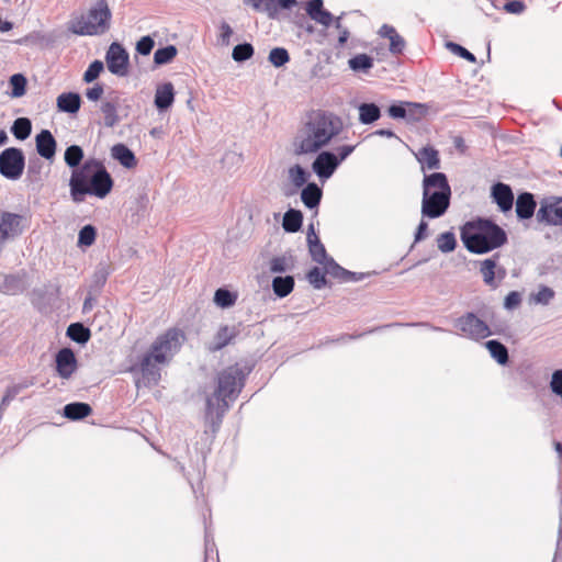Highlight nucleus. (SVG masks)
<instances>
[{
  "mask_svg": "<svg viewBox=\"0 0 562 562\" xmlns=\"http://www.w3.org/2000/svg\"><path fill=\"white\" fill-rule=\"evenodd\" d=\"M461 238L469 251L485 254L507 243L505 231L488 220L468 223Z\"/></svg>",
  "mask_w": 562,
  "mask_h": 562,
  "instance_id": "nucleus-5",
  "label": "nucleus"
},
{
  "mask_svg": "<svg viewBox=\"0 0 562 562\" xmlns=\"http://www.w3.org/2000/svg\"><path fill=\"white\" fill-rule=\"evenodd\" d=\"M303 223V214L299 210L290 209L283 216L282 226L288 233H296L301 229Z\"/></svg>",
  "mask_w": 562,
  "mask_h": 562,
  "instance_id": "nucleus-33",
  "label": "nucleus"
},
{
  "mask_svg": "<svg viewBox=\"0 0 562 562\" xmlns=\"http://www.w3.org/2000/svg\"><path fill=\"white\" fill-rule=\"evenodd\" d=\"M554 296V291L549 286H541L536 294L532 295L533 301L539 304L547 305Z\"/></svg>",
  "mask_w": 562,
  "mask_h": 562,
  "instance_id": "nucleus-56",
  "label": "nucleus"
},
{
  "mask_svg": "<svg viewBox=\"0 0 562 562\" xmlns=\"http://www.w3.org/2000/svg\"><path fill=\"white\" fill-rule=\"evenodd\" d=\"M101 111L104 115L105 124L113 126L117 122L116 106L112 102H105L101 106Z\"/></svg>",
  "mask_w": 562,
  "mask_h": 562,
  "instance_id": "nucleus-54",
  "label": "nucleus"
},
{
  "mask_svg": "<svg viewBox=\"0 0 562 562\" xmlns=\"http://www.w3.org/2000/svg\"><path fill=\"white\" fill-rule=\"evenodd\" d=\"M378 34L381 37L387 38L390 41L389 50L392 55H401L403 54L406 42L403 36H401L394 26L390 24H383Z\"/></svg>",
  "mask_w": 562,
  "mask_h": 562,
  "instance_id": "nucleus-19",
  "label": "nucleus"
},
{
  "mask_svg": "<svg viewBox=\"0 0 562 562\" xmlns=\"http://www.w3.org/2000/svg\"><path fill=\"white\" fill-rule=\"evenodd\" d=\"M344 128L342 120L328 111L313 110L305 116L293 140L295 155L316 154Z\"/></svg>",
  "mask_w": 562,
  "mask_h": 562,
  "instance_id": "nucleus-2",
  "label": "nucleus"
},
{
  "mask_svg": "<svg viewBox=\"0 0 562 562\" xmlns=\"http://www.w3.org/2000/svg\"><path fill=\"white\" fill-rule=\"evenodd\" d=\"M25 157L16 147L5 148L0 154V173L10 180H18L23 175Z\"/></svg>",
  "mask_w": 562,
  "mask_h": 562,
  "instance_id": "nucleus-7",
  "label": "nucleus"
},
{
  "mask_svg": "<svg viewBox=\"0 0 562 562\" xmlns=\"http://www.w3.org/2000/svg\"><path fill=\"white\" fill-rule=\"evenodd\" d=\"M83 150L78 145H71L66 148L64 159L68 167L74 169L79 168L81 160L83 159Z\"/></svg>",
  "mask_w": 562,
  "mask_h": 562,
  "instance_id": "nucleus-38",
  "label": "nucleus"
},
{
  "mask_svg": "<svg viewBox=\"0 0 562 562\" xmlns=\"http://www.w3.org/2000/svg\"><path fill=\"white\" fill-rule=\"evenodd\" d=\"M387 113L392 119H405L407 116L405 102L392 104L387 109Z\"/></svg>",
  "mask_w": 562,
  "mask_h": 562,
  "instance_id": "nucleus-61",
  "label": "nucleus"
},
{
  "mask_svg": "<svg viewBox=\"0 0 562 562\" xmlns=\"http://www.w3.org/2000/svg\"><path fill=\"white\" fill-rule=\"evenodd\" d=\"M292 266V259L285 256L273 257L269 263L270 271L273 273L285 272L290 270Z\"/></svg>",
  "mask_w": 562,
  "mask_h": 562,
  "instance_id": "nucleus-49",
  "label": "nucleus"
},
{
  "mask_svg": "<svg viewBox=\"0 0 562 562\" xmlns=\"http://www.w3.org/2000/svg\"><path fill=\"white\" fill-rule=\"evenodd\" d=\"M340 160L330 151H322L312 164L313 171L324 179H328L339 166Z\"/></svg>",
  "mask_w": 562,
  "mask_h": 562,
  "instance_id": "nucleus-15",
  "label": "nucleus"
},
{
  "mask_svg": "<svg viewBox=\"0 0 562 562\" xmlns=\"http://www.w3.org/2000/svg\"><path fill=\"white\" fill-rule=\"evenodd\" d=\"M108 69L116 76H126L128 68V54L119 43H112L105 56Z\"/></svg>",
  "mask_w": 562,
  "mask_h": 562,
  "instance_id": "nucleus-12",
  "label": "nucleus"
},
{
  "mask_svg": "<svg viewBox=\"0 0 562 562\" xmlns=\"http://www.w3.org/2000/svg\"><path fill=\"white\" fill-rule=\"evenodd\" d=\"M56 103L60 112L75 114L80 110L81 98L76 92H64L57 97Z\"/></svg>",
  "mask_w": 562,
  "mask_h": 562,
  "instance_id": "nucleus-26",
  "label": "nucleus"
},
{
  "mask_svg": "<svg viewBox=\"0 0 562 562\" xmlns=\"http://www.w3.org/2000/svg\"><path fill=\"white\" fill-rule=\"evenodd\" d=\"M407 116L405 117L409 122H417L426 116L428 106L423 103L405 102Z\"/></svg>",
  "mask_w": 562,
  "mask_h": 562,
  "instance_id": "nucleus-43",
  "label": "nucleus"
},
{
  "mask_svg": "<svg viewBox=\"0 0 562 562\" xmlns=\"http://www.w3.org/2000/svg\"><path fill=\"white\" fill-rule=\"evenodd\" d=\"M504 9L508 13L519 14V13H522L525 11L526 5H525V3L522 1L514 0V1L507 2L504 5Z\"/></svg>",
  "mask_w": 562,
  "mask_h": 562,
  "instance_id": "nucleus-63",
  "label": "nucleus"
},
{
  "mask_svg": "<svg viewBox=\"0 0 562 562\" xmlns=\"http://www.w3.org/2000/svg\"><path fill=\"white\" fill-rule=\"evenodd\" d=\"M498 256L480 262V272L483 281L492 289H496L506 277V270L497 265Z\"/></svg>",
  "mask_w": 562,
  "mask_h": 562,
  "instance_id": "nucleus-13",
  "label": "nucleus"
},
{
  "mask_svg": "<svg viewBox=\"0 0 562 562\" xmlns=\"http://www.w3.org/2000/svg\"><path fill=\"white\" fill-rule=\"evenodd\" d=\"M493 201L502 212H508L513 207L514 193L508 184L498 182L492 187Z\"/></svg>",
  "mask_w": 562,
  "mask_h": 562,
  "instance_id": "nucleus-18",
  "label": "nucleus"
},
{
  "mask_svg": "<svg viewBox=\"0 0 562 562\" xmlns=\"http://www.w3.org/2000/svg\"><path fill=\"white\" fill-rule=\"evenodd\" d=\"M236 301V296L233 295L228 290L218 289L214 295V302L221 307L232 306Z\"/></svg>",
  "mask_w": 562,
  "mask_h": 562,
  "instance_id": "nucleus-51",
  "label": "nucleus"
},
{
  "mask_svg": "<svg viewBox=\"0 0 562 562\" xmlns=\"http://www.w3.org/2000/svg\"><path fill=\"white\" fill-rule=\"evenodd\" d=\"M325 271L322 272V270L317 267H314L311 269L307 273V280L308 282L315 288V289H323L326 285V278H325Z\"/></svg>",
  "mask_w": 562,
  "mask_h": 562,
  "instance_id": "nucleus-52",
  "label": "nucleus"
},
{
  "mask_svg": "<svg viewBox=\"0 0 562 562\" xmlns=\"http://www.w3.org/2000/svg\"><path fill=\"white\" fill-rule=\"evenodd\" d=\"M537 203L533 194L529 192L520 193L516 201V214L520 220H529L535 214Z\"/></svg>",
  "mask_w": 562,
  "mask_h": 562,
  "instance_id": "nucleus-24",
  "label": "nucleus"
},
{
  "mask_svg": "<svg viewBox=\"0 0 562 562\" xmlns=\"http://www.w3.org/2000/svg\"><path fill=\"white\" fill-rule=\"evenodd\" d=\"M397 326H403V324L401 323H392V324H386V325H381V326H376V327H373V328H370L366 331H362V333H359V334H344L341 336H339L337 339L333 340L334 342H347L349 340H352V339H358V338H361L368 334H372V333H376V331H381L385 328H390V327H397Z\"/></svg>",
  "mask_w": 562,
  "mask_h": 562,
  "instance_id": "nucleus-44",
  "label": "nucleus"
},
{
  "mask_svg": "<svg viewBox=\"0 0 562 562\" xmlns=\"http://www.w3.org/2000/svg\"><path fill=\"white\" fill-rule=\"evenodd\" d=\"M56 372L58 376L68 380L78 369V361L70 348H63L56 353Z\"/></svg>",
  "mask_w": 562,
  "mask_h": 562,
  "instance_id": "nucleus-14",
  "label": "nucleus"
},
{
  "mask_svg": "<svg viewBox=\"0 0 562 562\" xmlns=\"http://www.w3.org/2000/svg\"><path fill=\"white\" fill-rule=\"evenodd\" d=\"M111 11L105 0H98L86 15L69 22L68 30L77 35H100L110 27Z\"/></svg>",
  "mask_w": 562,
  "mask_h": 562,
  "instance_id": "nucleus-6",
  "label": "nucleus"
},
{
  "mask_svg": "<svg viewBox=\"0 0 562 562\" xmlns=\"http://www.w3.org/2000/svg\"><path fill=\"white\" fill-rule=\"evenodd\" d=\"M255 54L254 46L250 43L238 44L233 48L232 57L237 63L250 59Z\"/></svg>",
  "mask_w": 562,
  "mask_h": 562,
  "instance_id": "nucleus-45",
  "label": "nucleus"
},
{
  "mask_svg": "<svg viewBox=\"0 0 562 562\" xmlns=\"http://www.w3.org/2000/svg\"><path fill=\"white\" fill-rule=\"evenodd\" d=\"M67 336L76 342L85 344L90 338V330L80 323H74L68 326Z\"/></svg>",
  "mask_w": 562,
  "mask_h": 562,
  "instance_id": "nucleus-41",
  "label": "nucleus"
},
{
  "mask_svg": "<svg viewBox=\"0 0 562 562\" xmlns=\"http://www.w3.org/2000/svg\"><path fill=\"white\" fill-rule=\"evenodd\" d=\"M175 101V89L171 82L159 86L155 93V105L158 110L164 111L172 105Z\"/></svg>",
  "mask_w": 562,
  "mask_h": 562,
  "instance_id": "nucleus-27",
  "label": "nucleus"
},
{
  "mask_svg": "<svg viewBox=\"0 0 562 562\" xmlns=\"http://www.w3.org/2000/svg\"><path fill=\"white\" fill-rule=\"evenodd\" d=\"M438 249L442 252H451L457 246L456 236L451 232H446L437 237Z\"/></svg>",
  "mask_w": 562,
  "mask_h": 562,
  "instance_id": "nucleus-47",
  "label": "nucleus"
},
{
  "mask_svg": "<svg viewBox=\"0 0 562 562\" xmlns=\"http://www.w3.org/2000/svg\"><path fill=\"white\" fill-rule=\"evenodd\" d=\"M32 131L31 121L27 117H19L11 127L12 134L20 140L26 139Z\"/></svg>",
  "mask_w": 562,
  "mask_h": 562,
  "instance_id": "nucleus-42",
  "label": "nucleus"
},
{
  "mask_svg": "<svg viewBox=\"0 0 562 562\" xmlns=\"http://www.w3.org/2000/svg\"><path fill=\"white\" fill-rule=\"evenodd\" d=\"M485 346L487 350L490 351L491 356L499 363V364H506L508 362V350L498 340H488L485 342Z\"/></svg>",
  "mask_w": 562,
  "mask_h": 562,
  "instance_id": "nucleus-37",
  "label": "nucleus"
},
{
  "mask_svg": "<svg viewBox=\"0 0 562 562\" xmlns=\"http://www.w3.org/2000/svg\"><path fill=\"white\" fill-rule=\"evenodd\" d=\"M113 184L104 164L97 158H89L71 171L70 196L76 203L83 202L87 195L104 199L112 191Z\"/></svg>",
  "mask_w": 562,
  "mask_h": 562,
  "instance_id": "nucleus-3",
  "label": "nucleus"
},
{
  "mask_svg": "<svg viewBox=\"0 0 562 562\" xmlns=\"http://www.w3.org/2000/svg\"><path fill=\"white\" fill-rule=\"evenodd\" d=\"M416 158L422 164L423 171L440 168L439 153L431 146L423 147L416 155Z\"/></svg>",
  "mask_w": 562,
  "mask_h": 562,
  "instance_id": "nucleus-25",
  "label": "nucleus"
},
{
  "mask_svg": "<svg viewBox=\"0 0 562 562\" xmlns=\"http://www.w3.org/2000/svg\"><path fill=\"white\" fill-rule=\"evenodd\" d=\"M184 334L178 328H169L156 337L149 349L137 357L130 359L128 372L136 375L137 389L154 387L161 379V366L168 364L175 355L180 350L184 341Z\"/></svg>",
  "mask_w": 562,
  "mask_h": 562,
  "instance_id": "nucleus-1",
  "label": "nucleus"
},
{
  "mask_svg": "<svg viewBox=\"0 0 562 562\" xmlns=\"http://www.w3.org/2000/svg\"><path fill=\"white\" fill-rule=\"evenodd\" d=\"M521 302L520 294L516 291L509 292L505 297V307L506 308H515L517 307Z\"/></svg>",
  "mask_w": 562,
  "mask_h": 562,
  "instance_id": "nucleus-64",
  "label": "nucleus"
},
{
  "mask_svg": "<svg viewBox=\"0 0 562 562\" xmlns=\"http://www.w3.org/2000/svg\"><path fill=\"white\" fill-rule=\"evenodd\" d=\"M353 71L368 72L373 67V58L367 54H358L348 60Z\"/></svg>",
  "mask_w": 562,
  "mask_h": 562,
  "instance_id": "nucleus-40",
  "label": "nucleus"
},
{
  "mask_svg": "<svg viewBox=\"0 0 562 562\" xmlns=\"http://www.w3.org/2000/svg\"><path fill=\"white\" fill-rule=\"evenodd\" d=\"M305 11L312 20L325 27L333 23L334 16L324 9L323 0H307Z\"/></svg>",
  "mask_w": 562,
  "mask_h": 562,
  "instance_id": "nucleus-17",
  "label": "nucleus"
},
{
  "mask_svg": "<svg viewBox=\"0 0 562 562\" xmlns=\"http://www.w3.org/2000/svg\"><path fill=\"white\" fill-rule=\"evenodd\" d=\"M240 334V325H222L214 335L213 342L209 346L212 352L218 351L229 345Z\"/></svg>",
  "mask_w": 562,
  "mask_h": 562,
  "instance_id": "nucleus-16",
  "label": "nucleus"
},
{
  "mask_svg": "<svg viewBox=\"0 0 562 562\" xmlns=\"http://www.w3.org/2000/svg\"><path fill=\"white\" fill-rule=\"evenodd\" d=\"M12 86V94L14 97H21L25 93L26 79L21 74H15L10 78Z\"/></svg>",
  "mask_w": 562,
  "mask_h": 562,
  "instance_id": "nucleus-53",
  "label": "nucleus"
},
{
  "mask_svg": "<svg viewBox=\"0 0 562 562\" xmlns=\"http://www.w3.org/2000/svg\"><path fill=\"white\" fill-rule=\"evenodd\" d=\"M155 42L150 36H143L136 44V50L140 55H149L154 48Z\"/></svg>",
  "mask_w": 562,
  "mask_h": 562,
  "instance_id": "nucleus-59",
  "label": "nucleus"
},
{
  "mask_svg": "<svg viewBox=\"0 0 562 562\" xmlns=\"http://www.w3.org/2000/svg\"><path fill=\"white\" fill-rule=\"evenodd\" d=\"M245 373L238 366H231L223 370L217 378V387L213 395L206 398V415H216L221 424L223 415L228 409V401H234L245 384Z\"/></svg>",
  "mask_w": 562,
  "mask_h": 562,
  "instance_id": "nucleus-4",
  "label": "nucleus"
},
{
  "mask_svg": "<svg viewBox=\"0 0 562 562\" xmlns=\"http://www.w3.org/2000/svg\"><path fill=\"white\" fill-rule=\"evenodd\" d=\"M294 289V278L291 276L276 277L272 280V290L279 297L288 296Z\"/></svg>",
  "mask_w": 562,
  "mask_h": 562,
  "instance_id": "nucleus-34",
  "label": "nucleus"
},
{
  "mask_svg": "<svg viewBox=\"0 0 562 562\" xmlns=\"http://www.w3.org/2000/svg\"><path fill=\"white\" fill-rule=\"evenodd\" d=\"M95 236V228L92 225H86L79 232L78 245L89 247L94 243Z\"/></svg>",
  "mask_w": 562,
  "mask_h": 562,
  "instance_id": "nucleus-50",
  "label": "nucleus"
},
{
  "mask_svg": "<svg viewBox=\"0 0 562 562\" xmlns=\"http://www.w3.org/2000/svg\"><path fill=\"white\" fill-rule=\"evenodd\" d=\"M423 191L451 193L447 176L442 172L425 175L423 179Z\"/></svg>",
  "mask_w": 562,
  "mask_h": 562,
  "instance_id": "nucleus-20",
  "label": "nucleus"
},
{
  "mask_svg": "<svg viewBox=\"0 0 562 562\" xmlns=\"http://www.w3.org/2000/svg\"><path fill=\"white\" fill-rule=\"evenodd\" d=\"M26 218L16 213H0V254L4 249L8 240L21 235L24 229Z\"/></svg>",
  "mask_w": 562,
  "mask_h": 562,
  "instance_id": "nucleus-9",
  "label": "nucleus"
},
{
  "mask_svg": "<svg viewBox=\"0 0 562 562\" xmlns=\"http://www.w3.org/2000/svg\"><path fill=\"white\" fill-rule=\"evenodd\" d=\"M112 157L125 168H134L137 165L134 153L124 144H116L111 149Z\"/></svg>",
  "mask_w": 562,
  "mask_h": 562,
  "instance_id": "nucleus-28",
  "label": "nucleus"
},
{
  "mask_svg": "<svg viewBox=\"0 0 562 562\" xmlns=\"http://www.w3.org/2000/svg\"><path fill=\"white\" fill-rule=\"evenodd\" d=\"M454 326L463 336L475 340L484 339L492 334L487 324L474 313L460 316L457 318Z\"/></svg>",
  "mask_w": 562,
  "mask_h": 562,
  "instance_id": "nucleus-8",
  "label": "nucleus"
},
{
  "mask_svg": "<svg viewBox=\"0 0 562 562\" xmlns=\"http://www.w3.org/2000/svg\"><path fill=\"white\" fill-rule=\"evenodd\" d=\"M451 193L423 191L422 215L427 218L442 216L450 205Z\"/></svg>",
  "mask_w": 562,
  "mask_h": 562,
  "instance_id": "nucleus-10",
  "label": "nucleus"
},
{
  "mask_svg": "<svg viewBox=\"0 0 562 562\" xmlns=\"http://www.w3.org/2000/svg\"><path fill=\"white\" fill-rule=\"evenodd\" d=\"M450 47L454 53H457L460 57L467 59L468 61L475 63L476 58L475 56L469 52L467 48L459 44H450Z\"/></svg>",
  "mask_w": 562,
  "mask_h": 562,
  "instance_id": "nucleus-62",
  "label": "nucleus"
},
{
  "mask_svg": "<svg viewBox=\"0 0 562 562\" xmlns=\"http://www.w3.org/2000/svg\"><path fill=\"white\" fill-rule=\"evenodd\" d=\"M550 389L553 394L562 400V369L555 370L552 373Z\"/></svg>",
  "mask_w": 562,
  "mask_h": 562,
  "instance_id": "nucleus-58",
  "label": "nucleus"
},
{
  "mask_svg": "<svg viewBox=\"0 0 562 562\" xmlns=\"http://www.w3.org/2000/svg\"><path fill=\"white\" fill-rule=\"evenodd\" d=\"M92 408L87 403L75 402L67 404L64 407V416L71 420L83 419L85 417L91 415Z\"/></svg>",
  "mask_w": 562,
  "mask_h": 562,
  "instance_id": "nucleus-31",
  "label": "nucleus"
},
{
  "mask_svg": "<svg viewBox=\"0 0 562 562\" xmlns=\"http://www.w3.org/2000/svg\"><path fill=\"white\" fill-rule=\"evenodd\" d=\"M322 189L314 182L307 183L301 192V200L308 209L318 206L322 200Z\"/></svg>",
  "mask_w": 562,
  "mask_h": 562,
  "instance_id": "nucleus-30",
  "label": "nucleus"
},
{
  "mask_svg": "<svg viewBox=\"0 0 562 562\" xmlns=\"http://www.w3.org/2000/svg\"><path fill=\"white\" fill-rule=\"evenodd\" d=\"M323 268L326 274L344 282L359 281L364 278V274L362 273L357 274L356 272L348 271L345 268L340 267L333 258H329L323 265Z\"/></svg>",
  "mask_w": 562,
  "mask_h": 562,
  "instance_id": "nucleus-21",
  "label": "nucleus"
},
{
  "mask_svg": "<svg viewBox=\"0 0 562 562\" xmlns=\"http://www.w3.org/2000/svg\"><path fill=\"white\" fill-rule=\"evenodd\" d=\"M34 383V378H26L16 384L8 386L0 403L2 408L5 409L10 402L13 401L20 392L31 387Z\"/></svg>",
  "mask_w": 562,
  "mask_h": 562,
  "instance_id": "nucleus-32",
  "label": "nucleus"
},
{
  "mask_svg": "<svg viewBox=\"0 0 562 562\" xmlns=\"http://www.w3.org/2000/svg\"><path fill=\"white\" fill-rule=\"evenodd\" d=\"M288 178L295 188H301L307 182L310 173L302 166L293 165L288 170Z\"/></svg>",
  "mask_w": 562,
  "mask_h": 562,
  "instance_id": "nucleus-39",
  "label": "nucleus"
},
{
  "mask_svg": "<svg viewBox=\"0 0 562 562\" xmlns=\"http://www.w3.org/2000/svg\"><path fill=\"white\" fill-rule=\"evenodd\" d=\"M536 218L549 226H562V198L551 196L542 200Z\"/></svg>",
  "mask_w": 562,
  "mask_h": 562,
  "instance_id": "nucleus-11",
  "label": "nucleus"
},
{
  "mask_svg": "<svg viewBox=\"0 0 562 562\" xmlns=\"http://www.w3.org/2000/svg\"><path fill=\"white\" fill-rule=\"evenodd\" d=\"M359 121L362 124H371L381 116L380 108L374 103H361L358 108Z\"/></svg>",
  "mask_w": 562,
  "mask_h": 562,
  "instance_id": "nucleus-35",
  "label": "nucleus"
},
{
  "mask_svg": "<svg viewBox=\"0 0 562 562\" xmlns=\"http://www.w3.org/2000/svg\"><path fill=\"white\" fill-rule=\"evenodd\" d=\"M103 70V63L100 61V60H94L92 61L88 69L85 71L83 74V80L86 82H92L93 80H95L101 71Z\"/></svg>",
  "mask_w": 562,
  "mask_h": 562,
  "instance_id": "nucleus-55",
  "label": "nucleus"
},
{
  "mask_svg": "<svg viewBox=\"0 0 562 562\" xmlns=\"http://www.w3.org/2000/svg\"><path fill=\"white\" fill-rule=\"evenodd\" d=\"M24 278L20 274H8L1 283V291L8 295H18L25 291Z\"/></svg>",
  "mask_w": 562,
  "mask_h": 562,
  "instance_id": "nucleus-29",
  "label": "nucleus"
},
{
  "mask_svg": "<svg viewBox=\"0 0 562 562\" xmlns=\"http://www.w3.org/2000/svg\"><path fill=\"white\" fill-rule=\"evenodd\" d=\"M233 35V29L231 25L223 21L220 24V34H218V41L222 45L228 46L231 43V36Z\"/></svg>",
  "mask_w": 562,
  "mask_h": 562,
  "instance_id": "nucleus-60",
  "label": "nucleus"
},
{
  "mask_svg": "<svg viewBox=\"0 0 562 562\" xmlns=\"http://www.w3.org/2000/svg\"><path fill=\"white\" fill-rule=\"evenodd\" d=\"M36 150L45 159H52L56 153V140L48 130L41 131L35 138Z\"/></svg>",
  "mask_w": 562,
  "mask_h": 562,
  "instance_id": "nucleus-22",
  "label": "nucleus"
},
{
  "mask_svg": "<svg viewBox=\"0 0 562 562\" xmlns=\"http://www.w3.org/2000/svg\"><path fill=\"white\" fill-rule=\"evenodd\" d=\"M247 4L251 5L258 12H265L270 19H276L278 15V7L276 0H244Z\"/></svg>",
  "mask_w": 562,
  "mask_h": 562,
  "instance_id": "nucleus-36",
  "label": "nucleus"
},
{
  "mask_svg": "<svg viewBox=\"0 0 562 562\" xmlns=\"http://www.w3.org/2000/svg\"><path fill=\"white\" fill-rule=\"evenodd\" d=\"M308 250L312 259L319 265H324L330 257L327 256L325 246L321 243L318 236L315 234L313 226H310L307 233Z\"/></svg>",
  "mask_w": 562,
  "mask_h": 562,
  "instance_id": "nucleus-23",
  "label": "nucleus"
},
{
  "mask_svg": "<svg viewBox=\"0 0 562 562\" xmlns=\"http://www.w3.org/2000/svg\"><path fill=\"white\" fill-rule=\"evenodd\" d=\"M177 48L173 45H168L162 48H158L154 54V61L157 65H166L172 61L177 56Z\"/></svg>",
  "mask_w": 562,
  "mask_h": 562,
  "instance_id": "nucleus-46",
  "label": "nucleus"
},
{
  "mask_svg": "<svg viewBox=\"0 0 562 562\" xmlns=\"http://www.w3.org/2000/svg\"><path fill=\"white\" fill-rule=\"evenodd\" d=\"M341 19L342 15L334 18L333 20L335 27L339 31L338 47H342L350 36V32L345 25H342Z\"/></svg>",
  "mask_w": 562,
  "mask_h": 562,
  "instance_id": "nucleus-57",
  "label": "nucleus"
},
{
  "mask_svg": "<svg viewBox=\"0 0 562 562\" xmlns=\"http://www.w3.org/2000/svg\"><path fill=\"white\" fill-rule=\"evenodd\" d=\"M268 60L274 67H282L290 60V55L285 48L276 47L270 50Z\"/></svg>",
  "mask_w": 562,
  "mask_h": 562,
  "instance_id": "nucleus-48",
  "label": "nucleus"
}]
</instances>
